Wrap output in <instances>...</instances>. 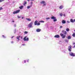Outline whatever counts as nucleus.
<instances>
[{"label":"nucleus","mask_w":75,"mask_h":75,"mask_svg":"<svg viewBox=\"0 0 75 75\" xmlns=\"http://www.w3.org/2000/svg\"><path fill=\"white\" fill-rule=\"evenodd\" d=\"M33 22H31L28 25V27L29 28H32V27H33Z\"/></svg>","instance_id":"f257e3e1"},{"label":"nucleus","mask_w":75,"mask_h":75,"mask_svg":"<svg viewBox=\"0 0 75 75\" xmlns=\"http://www.w3.org/2000/svg\"><path fill=\"white\" fill-rule=\"evenodd\" d=\"M40 4H44V5H43V6H46V4H47L46 3V2L45 1H41L40 2Z\"/></svg>","instance_id":"f03ea898"},{"label":"nucleus","mask_w":75,"mask_h":75,"mask_svg":"<svg viewBox=\"0 0 75 75\" xmlns=\"http://www.w3.org/2000/svg\"><path fill=\"white\" fill-rule=\"evenodd\" d=\"M60 35L61 37H62V38L63 39L65 38L66 37V35H64L62 33H60Z\"/></svg>","instance_id":"7ed1b4c3"},{"label":"nucleus","mask_w":75,"mask_h":75,"mask_svg":"<svg viewBox=\"0 0 75 75\" xmlns=\"http://www.w3.org/2000/svg\"><path fill=\"white\" fill-rule=\"evenodd\" d=\"M69 54L72 57H75V53H74L72 52H71L69 53Z\"/></svg>","instance_id":"20e7f679"},{"label":"nucleus","mask_w":75,"mask_h":75,"mask_svg":"<svg viewBox=\"0 0 75 75\" xmlns=\"http://www.w3.org/2000/svg\"><path fill=\"white\" fill-rule=\"evenodd\" d=\"M20 11V10H18L16 11H14L13 12V14H17V13H19Z\"/></svg>","instance_id":"39448f33"},{"label":"nucleus","mask_w":75,"mask_h":75,"mask_svg":"<svg viewBox=\"0 0 75 75\" xmlns=\"http://www.w3.org/2000/svg\"><path fill=\"white\" fill-rule=\"evenodd\" d=\"M27 36H25L24 38H23V40H24V41H28V40H29V39L28 38H27L26 39V38H27Z\"/></svg>","instance_id":"423d86ee"},{"label":"nucleus","mask_w":75,"mask_h":75,"mask_svg":"<svg viewBox=\"0 0 75 75\" xmlns=\"http://www.w3.org/2000/svg\"><path fill=\"white\" fill-rule=\"evenodd\" d=\"M69 51L71 52V49H72V47L71 45H70L68 47Z\"/></svg>","instance_id":"0eeeda50"},{"label":"nucleus","mask_w":75,"mask_h":75,"mask_svg":"<svg viewBox=\"0 0 75 75\" xmlns=\"http://www.w3.org/2000/svg\"><path fill=\"white\" fill-rule=\"evenodd\" d=\"M62 33H63V34H65V35H67V32L64 30H62Z\"/></svg>","instance_id":"6e6552de"},{"label":"nucleus","mask_w":75,"mask_h":75,"mask_svg":"<svg viewBox=\"0 0 75 75\" xmlns=\"http://www.w3.org/2000/svg\"><path fill=\"white\" fill-rule=\"evenodd\" d=\"M54 37L55 38H59V35H56L54 36Z\"/></svg>","instance_id":"1a4fd4ad"},{"label":"nucleus","mask_w":75,"mask_h":75,"mask_svg":"<svg viewBox=\"0 0 75 75\" xmlns=\"http://www.w3.org/2000/svg\"><path fill=\"white\" fill-rule=\"evenodd\" d=\"M37 23H38V21H37V20H36L35 21L34 24L35 25H37Z\"/></svg>","instance_id":"9d476101"},{"label":"nucleus","mask_w":75,"mask_h":75,"mask_svg":"<svg viewBox=\"0 0 75 75\" xmlns=\"http://www.w3.org/2000/svg\"><path fill=\"white\" fill-rule=\"evenodd\" d=\"M41 30V29L38 28L36 30V31L37 32H40Z\"/></svg>","instance_id":"9b49d317"},{"label":"nucleus","mask_w":75,"mask_h":75,"mask_svg":"<svg viewBox=\"0 0 75 75\" xmlns=\"http://www.w3.org/2000/svg\"><path fill=\"white\" fill-rule=\"evenodd\" d=\"M71 36L70 35H69L68 36L67 39L68 40H70V39H71Z\"/></svg>","instance_id":"f8f14e48"},{"label":"nucleus","mask_w":75,"mask_h":75,"mask_svg":"<svg viewBox=\"0 0 75 75\" xmlns=\"http://www.w3.org/2000/svg\"><path fill=\"white\" fill-rule=\"evenodd\" d=\"M62 23L63 24H65V23H66V21H64V20H63L62 21Z\"/></svg>","instance_id":"ddd939ff"},{"label":"nucleus","mask_w":75,"mask_h":75,"mask_svg":"<svg viewBox=\"0 0 75 75\" xmlns=\"http://www.w3.org/2000/svg\"><path fill=\"white\" fill-rule=\"evenodd\" d=\"M55 18H56V17H55L54 16H52L51 17V19H54H54H55Z\"/></svg>","instance_id":"4468645a"},{"label":"nucleus","mask_w":75,"mask_h":75,"mask_svg":"<svg viewBox=\"0 0 75 75\" xmlns=\"http://www.w3.org/2000/svg\"><path fill=\"white\" fill-rule=\"evenodd\" d=\"M26 20H27L28 21H31V19L30 18H26Z\"/></svg>","instance_id":"2eb2a0df"},{"label":"nucleus","mask_w":75,"mask_h":75,"mask_svg":"<svg viewBox=\"0 0 75 75\" xmlns=\"http://www.w3.org/2000/svg\"><path fill=\"white\" fill-rule=\"evenodd\" d=\"M20 36H17L16 37V38L19 41L20 40V39L19 38H20Z\"/></svg>","instance_id":"dca6fc26"},{"label":"nucleus","mask_w":75,"mask_h":75,"mask_svg":"<svg viewBox=\"0 0 75 75\" xmlns=\"http://www.w3.org/2000/svg\"><path fill=\"white\" fill-rule=\"evenodd\" d=\"M64 7L62 6H59V8L60 9H62V8H63Z\"/></svg>","instance_id":"f3484780"},{"label":"nucleus","mask_w":75,"mask_h":75,"mask_svg":"<svg viewBox=\"0 0 75 75\" xmlns=\"http://www.w3.org/2000/svg\"><path fill=\"white\" fill-rule=\"evenodd\" d=\"M70 21L71 22V23H74V21L72 19H70Z\"/></svg>","instance_id":"a211bd4d"},{"label":"nucleus","mask_w":75,"mask_h":75,"mask_svg":"<svg viewBox=\"0 0 75 75\" xmlns=\"http://www.w3.org/2000/svg\"><path fill=\"white\" fill-rule=\"evenodd\" d=\"M23 7H24V6H22L19 7V8H20V9H22Z\"/></svg>","instance_id":"6ab92c4d"},{"label":"nucleus","mask_w":75,"mask_h":75,"mask_svg":"<svg viewBox=\"0 0 75 75\" xmlns=\"http://www.w3.org/2000/svg\"><path fill=\"white\" fill-rule=\"evenodd\" d=\"M67 31H69V29L68 28H67L66 30Z\"/></svg>","instance_id":"aec40b11"},{"label":"nucleus","mask_w":75,"mask_h":75,"mask_svg":"<svg viewBox=\"0 0 75 75\" xmlns=\"http://www.w3.org/2000/svg\"><path fill=\"white\" fill-rule=\"evenodd\" d=\"M53 21L54 22L57 21V19L55 18L54 19Z\"/></svg>","instance_id":"412c9836"},{"label":"nucleus","mask_w":75,"mask_h":75,"mask_svg":"<svg viewBox=\"0 0 75 75\" xmlns=\"http://www.w3.org/2000/svg\"><path fill=\"white\" fill-rule=\"evenodd\" d=\"M30 7H31V6H28L27 7V8L28 9L29 8H30Z\"/></svg>","instance_id":"4be33fe9"},{"label":"nucleus","mask_w":75,"mask_h":75,"mask_svg":"<svg viewBox=\"0 0 75 75\" xmlns=\"http://www.w3.org/2000/svg\"><path fill=\"white\" fill-rule=\"evenodd\" d=\"M73 37H75V33H73L72 35Z\"/></svg>","instance_id":"5701e85b"},{"label":"nucleus","mask_w":75,"mask_h":75,"mask_svg":"<svg viewBox=\"0 0 75 75\" xmlns=\"http://www.w3.org/2000/svg\"><path fill=\"white\" fill-rule=\"evenodd\" d=\"M65 41H66V42H68V41H69V40H65Z\"/></svg>","instance_id":"b1692460"},{"label":"nucleus","mask_w":75,"mask_h":75,"mask_svg":"<svg viewBox=\"0 0 75 75\" xmlns=\"http://www.w3.org/2000/svg\"><path fill=\"white\" fill-rule=\"evenodd\" d=\"M40 23H44V21H40Z\"/></svg>","instance_id":"393cba45"},{"label":"nucleus","mask_w":75,"mask_h":75,"mask_svg":"<svg viewBox=\"0 0 75 75\" xmlns=\"http://www.w3.org/2000/svg\"><path fill=\"white\" fill-rule=\"evenodd\" d=\"M60 16L61 17L62 16V13H61L60 14Z\"/></svg>","instance_id":"a878e982"},{"label":"nucleus","mask_w":75,"mask_h":75,"mask_svg":"<svg viewBox=\"0 0 75 75\" xmlns=\"http://www.w3.org/2000/svg\"><path fill=\"white\" fill-rule=\"evenodd\" d=\"M4 0H0V2H2V1H4Z\"/></svg>","instance_id":"bb28decb"},{"label":"nucleus","mask_w":75,"mask_h":75,"mask_svg":"<svg viewBox=\"0 0 75 75\" xmlns=\"http://www.w3.org/2000/svg\"><path fill=\"white\" fill-rule=\"evenodd\" d=\"M37 25H40V23H37Z\"/></svg>","instance_id":"cd10ccee"},{"label":"nucleus","mask_w":75,"mask_h":75,"mask_svg":"<svg viewBox=\"0 0 75 75\" xmlns=\"http://www.w3.org/2000/svg\"><path fill=\"white\" fill-rule=\"evenodd\" d=\"M24 33L25 34H27V33H28V32L25 31Z\"/></svg>","instance_id":"c85d7f7f"},{"label":"nucleus","mask_w":75,"mask_h":75,"mask_svg":"<svg viewBox=\"0 0 75 75\" xmlns=\"http://www.w3.org/2000/svg\"><path fill=\"white\" fill-rule=\"evenodd\" d=\"M46 20H49V19H50V18H46Z\"/></svg>","instance_id":"c756f323"},{"label":"nucleus","mask_w":75,"mask_h":75,"mask_svg":"<svg viewBox=\"0 0 75 75\" xmlns=\"http://www.w3.org/2000/svg\"><path fill=\"white\" fill-rule=\"evenodd\" d=\"M16 29H15L14 30V33H16Z\"/></svg>","instance_id":"7c9ffc66"},{"label":"nucleus","mask_w":75,"mask_h":75,"mask_svg":"<svg viewBox=\"0 0 75 75\" xmlns=\"http://www.w3.org/2000/svg\"><path fill=\"white\" fill-rule=\"evenodd\" d=\"M2 36L3 37H4V38H6V37L4 36V35H3Z\"/></svg>","instance_id":"2f4dec72"},{"label":"nucleus","mask_w":75,"mask_h":75,"mask_svg":"<svg viewBox=\"0 0 75 75\" xmlns=\"http://www.w3.org/2000/svg\"><path fill=\"white\" fill-rule=\"evenodd\" d=\"M14 27H16V24H15L14 25Z\"/></svg>","instance_id":"473e14b6"},{"label":"nucleus","mask_w":75,"mask_h":75,"mask_svg":"<svg viewBox=\"0 0 75 75\" xmlns=\"http://www.w3.org/2000/svg\"><path fill=\"white\" fill-rule=\"evenodd\" d=\"M63 28V27H62V26H61L60 27V28Z\"/></svg>","instance_id":"72a5a7b5"},{"label":"nucleus","mask_w":75,"mask_h":75,"mask_svg":"<svg viewBox=\"0 0 75 75\" xmlns=\"http://www.w3.org/2000/svg\"><path fill=\"white\" fill-rule=\"evenodd\" d=\"M25 4H27V2L26 1H25Z\"/></svg>","instance_id":"f704fd0d"},{"label":"nucleus","mask_w":75,"mask_h":75,"mask_svg":"<svg viewBox=\"0 0 75 75\" xmlns=\"http://www.w3.org/2000/svg\"><path fill=\"white\" fill-rule=\"evenodd\" d=\"M3 9V8H2V7H1L0 8V10H2Z\"/></svg>","instance_id":"c9c22d12"},{"label":"nucleus","mask_w":75,"mask_h":75,"mask_svg":"<svg viewBox=\"0 0 75 75\" xmlns=\"http://www.w3.org/2000/svg\"><path fill=\"white\" fill-rule=\"evenodd\" d=\"M18 18H20V17L19 16H18Z\"/></svg>","instance_id":"e433bc0d"},{"label":"nucleus","mask_w":75,"mask_h":75,"mask_svg":"<svg viewBox=\"0 0 75 75\" xmlns=\"http://www.w3.org/2000/svg\"><path fill=\"white\" fill-rule=\"evenodd\" d=\"M67 23H70V22L69 21H67Z\"/></svg>","instance_id":"4c0bfd02"},{"label":"nucleus","mask_w":75,"mask_h":75,"mask_svg":"<svg viewBox=\"0 0 75 75\" xmlns=\"http://www.w3.org/2000/svg\"><path fill=\"white\" fill-rule=\"evenodd\" d=\"M63 16H64V17H65V14H63Z\"/></svg>","instance_id":"58836bf2"},{"label":"nucleus","mask_w":75,"mask_h":75,"mask_svg":"<svg viewBox=\"0 0 75 75\" xmlns=\"http://www.w3.org/2000/svg\"><path fill=\"white\" fill-rule=\"evenodd\" d=\"M31 4H33V2L32 1L31 2Z\"/></svg>","instance_id":"ea45409f"},{"label":"nucleus","mask_w":75,"mask_h":75,"mask_svg":"<svg viewBox=\"0 0 75 75\" xmlns=\"http://www.w3.org/2000/svg\"><path fill=\"white\" fill-rule=\"evenodd\" d=\"M73 44L74 45H75V42H74V43H73Z\"/></svg>","instance_id":"a19ab883"},{"label":"nucleus","mask_w":75,"mask_h":75,"mask_svg":"<svg viewBox=\"0 0 75 75\" xmlns=\"http://www.w3.org/2000/svg\"><path fill=\"white\" fill-rule=\"evenodd\" d=\"M11 43L12 44H13V41L11 42Z\"/></svg>","instance_id":"79ce46f5"},{"label":"nucleus","mask_w":75,"mask_h":75,"mask_svg":"<svg viewBox=\"0 0 75 75\" xmlns=\"http://www.w3.org/2000/svg\"><path fill=\"white\" fill-rule=\"evenodd\" d=\"M22 45H25V44H22Z\"/></svg>","instance_id":"37998d69"},{"label":"nucleus","mask_w":75,"mask_h":75,"mask_svg":"<svg viewBox=\"0 0 75 75\" xmlns=\"http://www.w3.org/2000/svg\"><path fill=\"white\" fill-rule=\"evenodd\" d=\"M12 22L13 23H14V21H13Z\"/></svg>","instance_id":"c03bdc74"},{"label":"nucleus","mask_w":75,"mask_h":75,"mask_svg":"<svg viewBox=\"0 0 75 75\" xmlns=\"http://www.w3.org/2000/svg\"><path fill=\"white\" fill-rule=\"evenodd\" d=\"M21 39H23V37H21Z\"/></svg>","instance_id":"a18cd8bd"},{"label":"nucleus","mask_w":75,"mask_h":75,"mask_svg":"<svg viewBox=\"0 0 75 75\" xmlns=\"http://www.w3.org/2000/svg\"><path fill=\"white\" fill-rule=\"evenodd\" d=\"M22 19H23V18H24V17H22Z\"/></svg>","instance_id":"49530a36"},{"label":"nucleus","mask_w":75,"mask_h":75,"mask_svg":"<svg viewBox=\"0 0 75 75\" xmlns=\"http://www.w3.org/2000/svg\"><path fill=\"white\" fill-rule=\"evenodd\" d=\"M28 61H29V60H28L27 61V62H28Z\"/></svg>","instance_id":"de8ad7c7"},{"label":"nucleus","mask_w":75,"mask_h":75,"mask_svg":"<svg viewBox=\"0 0 75 75\" xmlns=\"http://www.w3.org/2000/svg\"><path fill=\"white\" fill-rule=\"evenodd\" d=\"M27 1H30V0H27Z\"/></svg>","instance_id":"09e8293b"},{"label":"nucleus","mask_w":75,"mask_h":75,"mask_svg":"<svg viewBox=\"0 0 75 75\" xmlns=\"http://www.w3.org/2000/svg\"><path fill=\"white\" fill-rule=\"evenodd\" d=\"M13 37H14V36L12 37H11V38H13Z\"/></svg>","instance_id":"8fccbe9b"},{"label":"nucleus","mask_w":75,"mask_h":75,"mask_svg":"<svg viewBox=\"0 0 75 75\" xmlns=\"http://www.w3.org/2000/svg\"><path fill=\"white\" fill-rule=\"evenodd\" d=\"M24 62L25 63V60H24Z\"/></svg>","instance_id":"3c124183"},{"label":"nucleus","mask_w":75,"mask_h":75,"mask_svg":"<svg viewBox=\"0 0 75 75\" xmlns=\"http://www.w3.org/2000/svg\"><path fill=\"white\" fill-rule=\"evenodd\" d=\"M23 6H25V4H24Z\"/></svg>","instance_id":"603ef678"},{"label":"nucleus","mask_w":75,"mask_h":75,"mask_svg":"<svg viewBox=\"0 0 75 75\" xmlns=\"http://www.w3.org/2000/svg\"><path fill=\"white\" fill-rule=\"evenodd\" d=\"M74 22H75V19L74 20Z\"/></svg>","instance_id":"864d4df0"},{"label":"nucleus","mask_w":75,"mask_h":75,"mask_svg":"<svg viewBox=\"0 0 75 75\" xmlns=\"http://www.w3.org/2000/svg\"><path fill=\"white\" fill-rule=\"evenodd\" d=\"M74 32H75V30H74Z\"/></svg>","instance_id":"5fc2aeb1"},{"label":"nucleus","mask_w":75,"mask_h":75,"mask_svg":"<svg viewBox=\"0 0 75 75\" xmlns=\"http://www.w3.org/2000/svg\"><path fill=\"white\" fill-rule=\"evenodd\" d=\"M74 47H75V45L74 46Z\"/></svg>","instance_id":"6e6d98bb"}]
</instances>
